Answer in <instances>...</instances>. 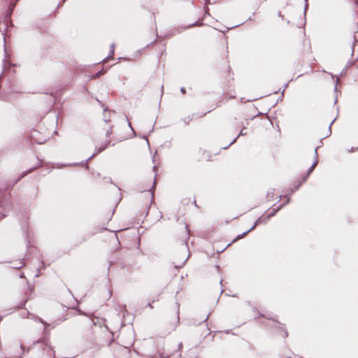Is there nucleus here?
<instances>
[{"instance_id": "1", "label": "nucleus", "mask_w": 358, "mask_h": 358, "mask_svg": "<svg viewBox=\"0 0 358 358\" xmlns=\"http://www.w3.org/2000/svg\"><path fill=\"white\" fill-rule=\"evenodd\" d=\"M109 143H110V141L108 140L106 142L104 143L103 145H101L100 146L99 152L101 151L102 150H104L108 146V145Z\"/></svg>"}, {"instance_id": "2", "label": "nucleus", "mask_w": 358, "mask_h": 358, "mask_svg": "<svg viewBox=\"0 0 358 358\" xmlns=\"http://www.w3.org/2000/svg\"><path fill=\"white\" fill-rule=\"evenodd\" d=\"M317 161H315V162L313 164V165L311 166V167H310V171H312L313 170V169L315 167V166L317 165Z\"/></svg>"}, {"instance_id": "3", "label": "nucleus", "mask_w": 358, "mask_h": 358, "mask_svg": "<svg viewBox=\"0 0 358 358\" xmlns=\"http://www.w3.org/2000/svg\"><path fill=\"white\" fill-rule=\"evenodd\" d=\"M180 90H181L182 93H185V90L183 87H182Z\"/></svg>"}, {"instance_id": "4", "label": "nucleus", "mask_w": 358, "mask_h": 358, "mask_svg": "<svg viewBox=\"0 0 358 358\" xmlns=\"http://www.w3.org/2000/svg\"><path fill=\"white\" fill-rule=\"evenodd\" d=\"M110 134H111V131H107V132H106V135H107L108 136H109Z\"/></svg>"}, {"instance_id": "5", "label": "nucleus", "mask_w": 358, "mask_h": 358, "mask_svg": "<svg viewBox=\"0 0 358 358\" xmlns=\"http://www.w3.org/2000/svg\"><path fill=\"white\" fill-rule=\"evenodd\" d=\"M315 155H317V150H315Z\"/></svg>"}]
</instances>
